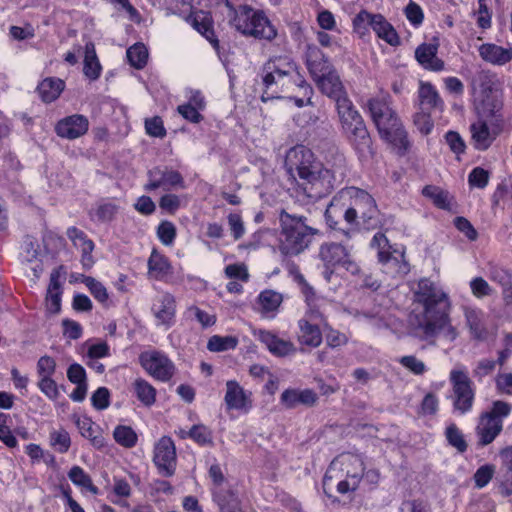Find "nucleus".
Instances as JSON below:
<instances>
[{
    "label": "nucleus",
    "instance_id": "4be33fe9",
    "mask_svg": "<svg viewBox=\"0 0 512 512\" xmlns=\"http://www.w3.org/2000/svg\"><path fill=\"white\" fill-rule=\"evenodd\" d=\"M438 43H422L415 50V59L426 70L439 72L445 67L442 59L437 57Z\"/></svg>",
    "mask_w": 512,
    "mask_h": 512
},
{
    "label": "nucleus",
    "instance_id": "6e6552de",
    "mask_svg": "<svg viewBox=\"0 0 512 512\" xmlns=\"http://www.w3.org/2000/svg\"><path fill=\"white\" fill-rule=\"evenodd\" d=\"M362 23L367 25L376 33L377 37L384 40L387 44L397 47L401 44V39L391 23L380 14H373L366 10H361L354 17V33L361 38L365 37V32H361Z\"/></svg>",
    "mask_w": 512,
    "mask_h": 512
},
{
    "label": "nucleus",
    "instance_id": "79ce46f5",
    "mask_svg": "<svg viewBox=\"0 0 512 512\" xmlns=\"http://www.w3.org/2000/svg\"><path fill=\"white\" fill-rule=\"evenodd\" d=\"M134 391L137 399L146 406H151L156 400V389L146 380L138 378L135 380Z\"/></svg>",
    "mask_w": 512,
    "mask_h": 512
},
{
    "label": "nucleus",
    "instance_id": "de8ad7c7",
    "mask_svg": "<svg viewBox=\"0 0 512 512\" xmlns=\"http://www.w3.org/2000/svg\"><path fill=\"white\" fill-rule=\"evenodd\" d=\"M126 54L130 65L136 69H142L147 64L148 51L142 43H136L128 48Z\"/></svg>",
    "mask_w": 512,
    "mask_h": 512
},
{
    "label": "nucleus",
    "instance_id": "20e7f679",
    "mask_svg": "<svg viewBox=\"0 0 512 512\" xmlns=\"http://www.w3.org/2000/svg\"><path fill=\"white\" fill-rule=\"evenodd\" d=\"M262 102L280 99L294 86L303 89L304 96L312 94L311 86L301 76L296 62L288 56L270 57L260 68Z\"/></svg>",
    "mask_w": 512,
    "mask_h": 512
},
{
    "label": "nucleus",
    "instance_id": "a878e982",
    "mask_svg": "<svg viewBox=\"0 0 512 512\" xmlns=\"http://www.w3.org/2000/svg\"><path fill=\"white\" fill-rule=\"evenodd\" d=\"M480 57L488 63L502 66L512 60V48H504L494 43H484L478 48Z\"/></svg>",
    "mask_w": 512,
    "mask_h": 512
},
{
    "label": "nucleus",
    "instance_id": "5fc2aeb1",
    "mask_svg": "<svg viewBox=\"0 0 512 512\" xmlns=\"http://www.w3.org/2000/svg\"><path fill=\"white\" fill-rule=\"evenodd\" d=\"M381 283L373 278L371 274H365L359 269L354 270V287L359 289H368L372 292L377 291Z\"/></svg>",
    "mask_w": 512,
    "mask_h": 512
},
{
    "label": "nucleus",
    "instance_id": "2eb2a0df",
    "mask_svg": "<svg viewBox=\"0 0 512 512\" xmlns=\"http://www.w3.org/2000/svg\"><path fill=\"white\" fill-rule=\"evenodd\" d=\"M319 256L327 267L349 270L352 263L349 246L343 243H326L321 245Z\"/></svg>",
    "mask_w": 512,
    "mask_h": 512
},
{
    "label": "nucleus",
    "instance_id": "f3484780",
    "mask_svg": "<svg viewBox=\"0 0 512 512\" xmlns=\"http://www.w3.org/2000/svg\"><path fill=\"white\" fill-rule=\"evenodd\" d=\"M384 129L387 134L383 132L382 128L377 130L380 138L395 147L399 156H405L410 150L411 143L400 117H397L395 122L391 121Z\"/></svg>",
    "mask_w": 512,
    "mask_h": 512
},
{
    "label": "nucleus",
    "instance_id": "423d86ee",
    "mask_svg": "<svg viewBox=\"0 0 512 512\" xmlns=\"http://www.w3.org/2000/svg\"><path fill=\"white\" fill-rule=\"evenodd\" d=\"M324 216L328 227L342 232L349 242L352 225V188L341 189L330 201Z\"/></svg>",
    "mask_w": 512,
    "mask_h": 512
},
{
    "label": "nucleus",
    "instance_id": "ea45409f",
    "mask_svg": "<svg viewBox=\"0 0 512 512\" xmlns=\"http://www.w3.org/2000/svg\"><path fill=\"white\" fill-rule=\"evenodd\" d=\"M221 512H243L237 495L232 490L220 491L214 494Z\"/></svg>",
    "mask_w": 512,
    "mask_h": 512
},
{
    "label": "nucleus",
    "instance_id": "dca6fc26",
    "mask_svg": "<svg viewBox=\"0 0 512 512\" xmlns=\"http://www.w3.org/2000/svg\"><path fill=\"white\" fill-rule=\"evenodd\" d=\"M384 129L387 134L383 132L382 128L377 130L380 138L395 147L399 156H405L410 150L411 143L400 117H397L395 122L391 121Z\"/></svg>",
    "mask_w": 512,
    "mask_h": 512
},
{
    "label": "nucleus",
    "instance_id": "1a4fd4ad",
    "mask_svg": "<svg viewBox=\"0 0 512 512\" xmlns=\"http://www.w3.org/2000/svg\"><path fill=\"white\" fill-rule=\"evenodd\" d=\"M354 229L371 230L379 223L377 206L373 197L366 191L354 187Z\"/></svg>",
    "mask_w": 512,
    "mask_h": 512
},
{
    "label": "nucleus",
    "instance_id": "680f3d73",
    "mask_svg": "<svg viewBox=\"0 0 512 512\" xmlns=\"http://www.w3.org/2000/svg\"><path fill=\"white\" fill-rule=\"evenodd\" d=\"M111 394L107 387L97 388L91 396L92 406L99 411L105 410L110 406Z\"/></svg>",
    "mask_w": 512,
    "mask_h": 512
},
{
    "label": "nucleus",
    "instance_id": "13d9d810",
    "mask_svg": "<svg viewBox=\"0 0 512 512\" xmlns=\"http://www.w3.org/2000/svg\"><path fill=\"white\" fill-rule=\"evenodd\" d=\"M157 236L162 244L166 246L173 244L176 238L175 225L168 220H163L157 228Z\"/></svg>",
    "mask_w": 512,
    "mask_h": 512
},
{
    "label": "nucleus",
    "instance_id": "4468645a",
    "mask_svg": "<svg viewBox=\"0 0 512 512\" xmlns=\"http://www.w3.org/2000/svg\"><path fill=\"white\" fill-rule=\"evenodd\" d=\"M391 104L392 99L390 95L370 98L366 104L368 112L377 130L382 128L385 134H387L384 129L386 125L391 121L395 122V119L399 117L397 112L391 107Z\"/></svg>",
    "mask_w": 512,
    "mask_h": 512
},
{
    "label": "nucleus",
    "instance_id": "5701e85b",
    "mask_svg": "<svg viewBox=\"0 0 512 512\" xmlns=\"http://www.w3.org/2000/svg\"><path fill=\"white\" fill-rule=\"evenodd\" d=\"M501 466L497 479L500 482V493L503 497L512 495V445L502 448L499 452Z\"/></svg>",
    "mask_w": 512,
    "mask_h": 512
},
{
    "label": "nucleus",
    "instance_id": "6ab92c4d",
    "mask_svg": "<svg viewBox=\"0 0 512 512\" xmlns=\"http://www.w3.org/2000/svg\"><path fill=\"white\" fill-rule=\"evenodd\" d=\"M64 265L54 268L50 274L49 284L46 292V309L51 314H59L61 312V297L63 293L60 278L65 275Z\"/></svg>",
    "mask_w": 512,
    "mask_h": 512
},
{
    "label": "nucleus",
    "instance_id": "7ed1b4c3",
    "mask_svg": "<svg viewBox=\"0 0 512 512\" xmlns=\"http://www.w3.org/2000/svg\"><path fill=\"white\" fill-rule=\"evenodd\" d=\"M306 65L321 91L334 99L343 131L350 139L352 136V101L349 99L339 76L324 53L315 45H308Z\"/></svg>",
    "mask_w": 512,
    "mask_h": 512
},
{
    "label": "nucleus",
    "instance_id": "c756f323",
    "mask_svg": "<svg viewBox=\"0 0 512 512\" xmlns=\"http://www.w3.org/2000/svg\"><path fill=\"white\" fill-rule=\"evenodd\" d=\"M464 316L471 338L477 341H485L488 337V330L483 323L482 312L480 310L466 308Z\"/></svg>",
    "mask_w": 512,
    "mask_h": 512
},
{
    "label": "nucleus",
    "instance_id": "aec40b11",
    "mask_svg": "<svg viewBox=\"0 0 512 512\" xmlns=\"http://www.w3.org/2000/svg\"><path fill=\"white\" fill-rule=\"evenodd\" d=\"M354 142L358 159L362 162L373 156L372 139L361 115L354 109Z\"/></svg>",
    "mask_w": 512,
    "mask_h": 512
},
{
    "label": "nucleus",
    "instance_id": "69168bd1",
    "mask_svg": "<svg viewBox=\"0 0 512 512\" xmlns=\"http://www.w3.org/2000/svg\"><path fill=\"white\" fill-rule=\"evenodd\" d=\"M453 224L458 231H460L467 237L468 240H477L478 232L467 218L463 216H457L454 218Z\"/></svg>",
    "mask_w": 512,
    "mask_h": 512
},
{
    "label": "nucleus",
    "instance_id": "393cba45",
    "mask_svg": "<svg viewBox=\"0 0 512 512\" xmlns=\"http://www.w3.org/2000/svg\"><path fill=\"white\" fill-rule=\"evenodd\" d=\"M317 399V394L311 389H286L280 397L281 404L287 409L295 408L299 404L310 407L315 404Z\"/></svg>",
    "mask_w": 512,
    "mask_h": 512
},
{
    "label": "nucleus",
    "instance_id": "6e6d98bb",
    "mask_svg": "<svg viewBox=\"0 0 512 512\" xmlns=\"http://www.w3.org/2000/svg\"><path fill=\"white\" fill-rule=\"evenodd\" d=\"M50 444L59 453H66L71 446V438L69 433L61 429L50 433Z\"/></svg>",
    "mask_w": 512,
    "mask_h": 512
},
{
    "label": "nucleus",
    "instance_id": "338daca9",
    "mask_svg": "<svg viewBox=\"0 0 512 512\" xmlns=\"http://www.w3.org/2000/svg\"><path fill=\"white\" fill-rule=\"evenodd\" d=\"M444 138L453 153L459 155L465 152L466 144L458 132L449 130L445 133Z\"/></svg>",
    "mask_w": 512,
    "mask_h": 512
},
{
    "label": "nucleus",
    "instance_id": "b1692460",
    "mask_svg": "<svg viewBox=\"0 0 512 512\" xmlns=\"http://www.w3.org/2000/svg\"><path fill=\"white\" fill-rule=\"evenodd\" d=\"M503 423L490 418H485L484 415L480 414L478 425L475 428V433L478 438L476 446L477 448H483L491 444L502 432Z\"/></svg>",
    "mask_w": 512,
    "mask_h": 512
},
{
    "label": "nucleus",
    "instance_id": "774afa93",
    "mask_svg": "<svg viewBox=\"0 0 512 512\" xmlns=\"http://www.w3.org/2000/svg\"><path fill=\"white\" fill-rule=\"evenodd\" d=\"M404 12L412 25L418 26L422 24L424 20V13L420 5H418L416 2L410 0L404 9Z\"/></svg>",
    "mask_w": 512,
    "mask_h": 512
},
{
    "label": "nucleus",
    "instance_id": "473e14b6",
    "mask_svg": "<svg viewBox=\"0 0 512 512\" xmlns=\"http://www.w3.org/2000/svg\"><path fill=\"white\" fill-rule=\"evenodd\" d=\"M171 264L168 258L159 253L156 249H153L148 259V272L157 280H162L168 274L171 273Z\"/></svg>",
    "mask_w": 512,
    "mask_h": 512
},
{
    "label": "nucleus",
    "instance_id": "f03ea898",
    "mask_svg": "<svg viewBox=\"0 0 512 512\" xmlns=\"http://www.w3.org/2000/svg\"><path fill=\"white\" fill-rule=\"evenodd\" d=\"M415 299L423 306V312L410 318L411 334L423 341L435 339L449 322L448 296L437 291L432 281L423 278L418 282Z\"/></svg>",
    "mask_w": 512,
    "mask_h": 512
},
{
    "label": "nucleus",
    "instance_id": "a211bd4d",
    "mask_svg": "<svg viewBox=\"0 0 512 512\" xmlns=\"http://www.w3.org/2000/svg\"><path fill=\"white\" fill-rule=\"evenodd\" d=\"M89 120L82 114H73L60 119L55 125L57 136L74 140L88 132Z\"/></svg>",
    "mask_w": 512,
    "mask_h": 512
},
{
    "label": "nucleus",
    "instance_id": "cd10ccee",
    "mask_svg": "<svg viewBox=\"0 0 512 512\" xmlns=\"http://www.w3.org/2000/svg\"><path fill=\"white\" fill-rule=\"evenodd\" d=\"M259 339L266 345L268 350L277 357H285L296 351L292 342L280 339L269 331L261 330Z\"/></svg>",
    "mask_w": 512,
    "mask_h": 512
},
{
    "label": "nucleus",
    "instance_id": "4c0bfd02",
    "mask_svg": "<svg viewBox=\"0 0 512 512\" xmlns=\"http://www.w3.org/2000/svg\"><path fill=\"white\" fill-rule=\"evenodd\" d=\"M225 403L228 409H242L245 406L246 396L243 388L235 380L226 383Z\"/></svg>",
    "mask_w": 512,
    "mask_h": 512
},
{
    "label": "nucleus",
    "instance_id": "39448f33",
    "mask_svg": "<svg viewBox=\"0 0 512 512\" xmlns=\"http://www.w3.org/2000/svg\"><path fill=\"white\" fill-rule=\"evenodd\" d=\"M281 226V239L279 251L284 256H295L303 252L310 244L318 230L309 227L306 217L291 215L282 210L279 216Z\"/></svg>",
    "mask_w": 512,
    "mask_h": 512
},
{
    "label": "nucleus",
    "instance_id": "9b49d317",
    "mask_svg": "<svg viewBox=\"0 0 512 512\" xmlns=\"http://www.w3.org/2000/svg\"><path fill=\"white\" fill-rule=\"evenodd\" d=\"M153 463L163 477H172L177 466L175 443L169 436L161 437L154 446Z\"/></svg>",
    "mask_w": 512,
    "mask_h": 512
},
{
    "label": "nucleus",
    "instance_id": "a19ab883",
    "mask_svg": "<svg viewBox=\"0 0 512 512\" xmlns=\"http://www.w3.org/2000/svg\"><path fill=\"white\" fill-rule=\"evenodd\" d=\"M68 477L74 485L85 488L94 495L99 494V489L93 484L90 475L80 466H73L68 472Z\"/></svg>",
    "mask_w": 512,
    "mask_h": 512
},
{
    "label": "nucleus",
    "instance_id": "a18cd8bd",
    "mask_svg": "<svg viewBox=\"0 0 512 512\" xmlns=\"http://www.w3.org/2000/svg\"><path fill=\"white\" fill-rule=\"evenodd\" d=\"M187 436L200 446H213V434L211 429L203 424L193 425L187 432Z\"/></svg>",
    "mask_w": 512,
    "mask_h": 512
},
{
    "label": "nucleus",
    "instance_id": "ddd939ff",
    "mask_svg": "<svg viewBox=\"0 0 512 512\" xmlns=\"http://www.w3.org/2000/svg\"><path fill=\"white\" fill-rule=\"evenodd\" d=\"M148 182L144 185V189L148 192L158 188L168 191L171 187H185L184 179L180 172L168 167H153L147 172Z\"/></svg>",
    "mask_w": 512,
    "mask_h": 512
},
{
    "label": "nucleus",
    "instance_id": "c85d7f7f",
    "mask_svg": "<svg viewBox=\"0 0 512 512\" xmlns=\"http://www.w3.org/2000/svg\"><path fill=\"white\" fill-rule=\"evenodd\" d=\"M470 131L474 148L478 151H486L496 139L485 120L471 124Z\"/></svg>",
    "mask_w": 512,
    "mask_h": 512
},
{
    "label": "nucleus",
    "instance_id": "9d476101",
    "mask_svg": "<svg viewBox=\"0 0 512 512\" xmlns=\"http://www.w3.org/2000/svg\"><path fill=\"white\" fill-rule=\"evenodd\" d=\"M453 391V408L461 414L468 413L474 403L473 382L465 371L452 370L449 377Z\"/></svg>",
    "mask_w": 512,
    "mask_h": 512
},
{
    "label": "nucleus",
    "instance_id": "0e129e2a",
    "mask_svg": "<svg viewBox=\"0 0 512 512\" xmlns=\"http://www.w3.org/2000/svg\"><path fill=\"white\" fill-rule=\"evenodd\" d=\"M489 172L482 167H475L468 175V183L471 187L483 189L488 185Z\"/></svg>",
    "mask_w": 512,
    "mask_h": 512
},
{
    "label": "nucleus",
    "instance_id": "bb28decb",
    "mask_svg": "<svg viewBox=\"0 0 512 512\" xmlns=\"http://www.w3.org/2000/svg\"><path fill=\"white\" fill-rule=\"evenodd\" d=\"M159 306L154 304L152 306V312L159 324L171 327L174 324V318L176 313V301L172 294L165 293L159 300Z\"/></svg>",
    "mask_w": 512,
    "mask_h": 512
},
{
    "label": "nucleus",
    "instance_id": "412c9836",
    "mask_svg": "<svg viewBox=\"0 0 512 512\" xmlns=\"http://www.w3.org/2000/svg\"><path fill=\"white\" fill-rule=\"evenodd\" d=\"M67 236L74 246L81 250V264L83 269L90 270L94 263L92 252L95 248L94 242L89 239L86 233L75 226L67 229Z\"/></svg>",
    "mask_w": 512,
    "mask_h": 512
},
{
    "label": "nucleus",
    "instance_id": "f704fd0d",
    "mask_svg": "<svg viewBox=\"0 0 512 512\" xmlns=\"http://www.w3.org/2000/svg\"><path fill=\"white\" fill-rule=\"evenodd\" d=\"M418 97L421 104L427 105L429 109H439L442 111L444 108L443 100L430 82L420 83Z\"/></svg>",
    "mask_w": 512,
    "mask_h": 512
},
{
    "label": "nucleus",
    "instance_id": "09e8293b",
    "mask_svg": "<svg viewBox=\"0 0 512 512\" xmlns=\"http://www.w3.org/2000/svg\"><path fill=\"white\" fill-rule=\"evenodd\" d=\"M238 338L235 336L214 335L209 338L207 349L211 352H222L236 348Z\"/></svg>",
    "mask_w": 512,
    "mask_h": 512
},
{
    "label": "nucleus",
    "instance_id": "c9c22d12",
    "mask_svg": "<svg viewBox=\"0 0 512 512\" xmlns=\"http://www.w3.org/2000/svg\"><path fill=\"white\" fill-rule=\"evenodd\" d=\"M300 334L298 339L301 344L317 347L322 342V334L317 325L311 324L305 319L299 321Z\"/></svg>",
    "mask_w": 512,
    "mask_h": 512
},
{
    "label": "nucleus",
    "instance_id": "603ef678",
    "mask_svg": "<svg viewBox=\"0 0 512 512\" xmlns=\"http://www.w3.org/2000/svg\"><path fill=\"white\" fill-rule=\"evenodd\" d=\"M81 281L87 286L93 297L104 304L107 302L109 296L105 286L91 276L81 275Z\"/></svg>",
    "mask_w": 512,
    "mask_h": 512
},
{
    "label": "nucleus",
    "instance_id": "e433bc0d",
    "mask_svg": "<svg viewBox=\"0 0 512 512\" xmlns=\"http://www.w3.org/2000/svg\"><path fill=\"white\" fill-rule=\"evenodd\" d=\"M476 82L479 85L482 96L502 91L501 82L495 72L481 70L477 73Z\"/></svg>",
    "mask_w": 512,
    "mask_h": 512
},
{
    "label": "nucleus",
    "instance_id": "e2e57ef3",
    "mask_svg": "<svg viewBox=\"0 0 512 512\" xmlns=\"http://www.w3.org/2000/svg\"><path fill=\"white\" fill-rule=\"evenodd\" d=\"M225 276L229 279H237L242 282L249 281L248 268L245 263H234L227 265L224 269Z\"/></svg>",
    "mask_w": 512,
    "mask_h": 512
},
{
    "label": "nucleus",
    "instance_id": "c03bdc74",
    "mask_svg": "<svg viewBox=\"0 0 512 512\" xmlns=\"http://www.w3.org/2000/svg\"><path fill=\"white\" fill-rule=\"evenodd\" d=\"M445 438L447 443L455 448L460 454L467 451L468 444L462 431L457 427L455 423H451L445 429Z\"/></svg>",
    "mask_w": 512,
    "mask_h": 512
},
{
    "label": "nucleus",
    "instance_id": "0eeeda50",
    "mask_svg": "<svg viewBox=\"0 0 512 512\" xmlns=\"http://www.w3.org/2000/svg\"><path fill=\"white\" fill-rule=\"evenodd\" d=\"M237 31L245 36L272 41L277 36V29L271 24L264 11H246L234 19Z\"/></svg>",
    "mask_w": 512,
    "mask_h": 512
},
{
    "label": "nucleus",
    "instance_id": "72a5a7b5",
    "mask_svg": "<svg viewBox=\"0 0 512 512\" xmlns=\"http://www.w3.org/2000/svg\"><path fill=\"white\" fill-rule=\"evenodd\" d=\"M101 64L96 55L95 46L92 42L85 45V57L83 72L90 80H97L101 75Z\"/></svg>",
    "mask_w": 512,
    "mask_h": 512
},
{
    "label": "nucleus",
    "instance_id": "37998d69",
    "mask_svg": "<svg viewBox=\"0 0 512 512\" xmlns=\"http://www.w3.org/2000/svg\"><path fill=\"white\" fill-rule=\"evenodd\" d=\"M257 300L262 313L267 314L269 312H274L279 308L283 301V297L281 293L267 289L259 294Z\"/></svg>",
    "mask_w": 512,
    "mask_h": 512
},
{
    "label": "nucleus",
    "instance_id": "4d7b16f0",
    "mask_svg": "<svg viewBox=\"0 0 512 512\" xmlns=\"http://www.w3.org/2000/svg\"><path fill=\"white\" fill-rule=\"evenodd\" d=\"M146 134L151 137L164 138L167 135L164 122L160 116L146 118L144 122Z\"/></svg>",
    "mask_w": 512,
    "mask_h": 512
},
{
    "label": "nucleus",
    "instance_id": "7c9ffc66",
    "mask_svg": "<svg viewBox=\"0 0 512 512\" xmlns=\"http://www.w3.org/2000/svg\"><path fill=\"white\" fill-rule=\"evenodd\" d=\"M65 88V82L57 77H48L42 80L37 86V92L41 100L51 103L57 100Z\"/></svg>",
    "mask_w": 512,
    "mask_h": 512
},
{
    "label": "nucleus",
    "instance_id": "49530a36",
    "mask_svg": "<svg viewBox=\"0 0 512 512\" xmlns=\"http://www.w3.org/2000/svg\"><path fill=\"white\" fill-rule=\"evenodd\" d=\"M113 437L119 445L125 448L134 447L138 440L136 432L130 426L126 425L116 426L113 432Z\"/></svg>",
    "mask_w": 512,
    "mask_h": 512
},
{
    "label": "nucleus",
    "instance_id": "58836bf2",
    "mask_svg": "<svg viewBox=\"0 0 512 512\" xmlns=\"http://www.w3.org/2000/svg\"><path fill=\"white\" fill-rule=\"evenodd\" d=\"M422 195L430 200L433 204L442 210H450L449 193L439 186L426 185L422 189Z\"/></svg>",
    "mask_w": 512,
    "mask_h": 512
},
{
    "label": "nucleus",
    "instance_id": "2f4dec72",
    "mask_svg": "<svg viewBox=\"0 0 512 512\" xmlns=\"http://www.w3.org/2000/svg\"><path fill=\"white\" fill-rule=\"evenodd\" d=\"M73 420L75 425L79 429L80 434L83 437L89 439L93 447H95L96 449H101L104 447L105 439L101 433L97 435L95 434L96 430L93 427L94 422L90 417L83 416L82 418H80L77 415H73Z\"/></svg>",
    "mask_w": 512,
    "mask_h": 512
},
{
    "label": "nucleus",
    "instance_id": "f8f14e48",
    "mask_svg": "<svg viewBox=\"0 0 512 512\" xmlns=\"http://www.w3.org/2000/svg\"><path fill=\"white\" fill-rule=\"evenodd\" d=\"M139 362L156 380L167 382L175 374L174 363L162 352H143L139 356Z\"/></svg>",
    "mask_w": 512,
    "mask_h": 512
},
{
    "label": "nucleus",
    "instance_id": "bf43d9fd",
    "mask_svg": "<svg viewBox=\"0 0 512 512\" xmlns=\"http://www.w3.org/2000/svg\"><path fill=\"white\" fill-rule=\"evenodd\" d=\"M413 124L422 135H429L434 128L430 112L425 111L417 112L413 115Z\"/></svg>",
    "mask_w": 512,
    "mask_h": 512
},
{
    "label": "nucleus",
    "instance_id": "052dcab7",
    "mask_svg": "<svg viewBox=\"0 0 512 512\" xmlns=\"http://www.w3.org/2000/svg\"><path fill=\"white\" fill-rule=\"evenodd\" d=\"M494 473L495 466L493 464H485L480 466L473 476L475 487L479 489L484 488L492 480Z\"/></svg>",
    "mask_w": 512,
    "mask_h": 512
},
{
    "label": "nucleus",
    "instance_id": "f257e3e1",
    "mask_svg": "<svg viewBox=\"0 0 512 512\" xmlns=\"http://www.w3.org/2000/svg\"><path fill=\"white\" fill-rule=\"evenodd\" d=\"M285 168L299 190L312 201H317L333 190V175L316 161L313 152L303 145L291 148L285 158Z\"/></svg>",
    "mask_w": 512,
    "mask_h": 512
},
{
    "label": "nucleus",
    "instance_id": "864d4df0",
    "mask_svg": "<svg viewBox=\"0 0 512 512\" xmlns=\"http://www.w3.org/2000/svg\"><path fill=\"white\" fill-rule=\"evenodd\" d=\"M482 108L485 115H495L503 108L502 91L482 96Z\"/></svg>",
    "mask_w": 512,
    "mask_h": 512
},
{
    "label": "nucleus",
    "instance_id": "3c124183",
    "mask_svg": "<svg viewBox=\"0 0 512 512\" xmlns=\"http://www.w3.org/2000/svg\"><path fill=\"white\" fill-rule=\"evenodd\" d=\"M370 246L378 249V261L382 264H387L392 259L390 251L385 250L386 247L390 248L389 240L382 232H377L370 243Z\"/></svg>",
    "mask_w": 512,
    "mask_h": 512
},
{
    "label": "nucleus",
    "instance_id": "8fccbe9b",
    "mask_svg": "<svg viewBox=\"0 0 512 512\" xmlns=\"http://www.w3.org/2000/svg\"><path fill=\"white\" fill-rule=\"evenodd\" d=\"M511 411L512 405L510 403L502 400H495L492 402L491 409L489 411H484L481 414L484 415L485 418H490V421L495 420L503 423V419L508 417Z\"/></svg>",
    "mask_w": 512,
    "mask_h": 512
}]
</instances>
